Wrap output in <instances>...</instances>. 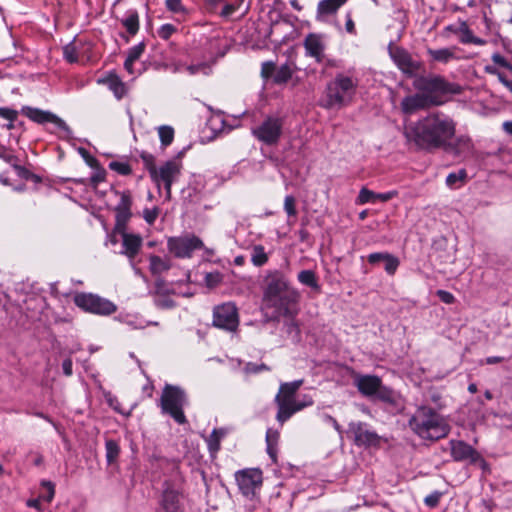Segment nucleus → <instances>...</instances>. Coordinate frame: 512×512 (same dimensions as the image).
Returning a JSON list of instances; mask_svg holds the SVG:
<instances>
[{
    "mask_svg": "<svg viewBox=\"0 0 512 512\" xmlns=\"http://www.w3.org/2000/svg\"><path fill=\"white\" fill-rule=\"evenodd\" d=\"M456 132L455 121L443 112H431L417 121L406 123L404 137L409 145L418 150L432 152L441 149L452 140Z\"/></svg>",
    "mask_w": 512,
    "mask_h": 512,
    "instance_id": "f257e3e1",
    "label": "nucleus"
},
{
    "mask_svg": "<svg viewBox=\"0 0 512 512\" xmlns=\"http://www.w3.org/2000/svg\"><path fill=\"white\" fill-rule=\"evenodd\" d=\"M299 299L300 293L290 286L281 272L275 271L267 277L263 306L266 309H273V318L294 316Z\"/></svg>",
    "mask_w": 512,
    "mask_h": 512,
    "instance_id": "f03ea898",
    "label": "nucleus"
},
{
    "mask_svg": "<svg viewBox=\"0 0 512 512\" xmlns=\"http://www.w3.org/2000/svg\"><path fill=\"white\" fill-rule=\"evenodd\" d=\"M408 425L419 438L430 441L445 438L451 429L444 416L426 405L416 409Z\"/></svg>",
    "mask_w": 512,
    "mask_h": 512,
    "instance_id": "7ed1b4c3",
    "label": "nucleus"
},
{
    "mask_svg": "<svg viewBox=\"0 0 512 512\" xmlns=\"http://www.w3.org/2000/svg\"><path fill=\"white\" fill-rule=\"evenodd\" d=\"M302 384L303 380L301 379L280 385L279 393L275 396V403L278 407L276 419L280 424L285 423L296 412L313 404L310 397L306 401H299L295 398V394Z\"/></svg>",
    "mask_w": 512,
    "mask_h": 512,
    "instance_id": "20e7f679",
    "label": "nucleus"
},
{
    "mask_svg": "<svg viewBox=\"0 0 512 512\" xmlns=\"http://www.w3.org/2000/svg\"><path fill=\"white\" fill-rule=\"evenodd\" d=\"M357 88V81L344 74H337L327 84L323 106L327 109H341L351 103Z\"/></svg>",
    "mask_w": 512,
    "mask_h": 512,
    "instance_id": "39448f33",
    "label": "nucleus"
},
{
    "mask_svg": "<svg viewBox=\"0 0 512 512\" xmlns=\"http://www.w3.org/2000/svg\"><path fill=\"white\" fill-rule=\"evenodd\" d=\"M187 395L179 386L166 384L160 398L163 413L170 415L178 424L187 422L183 408L187 404Z\"/></svg>",
    "mask_w": 512,
    "mask_h": 512,
    "instance_id": "423d86ee",
    "label": "nucleus"
},
{
    "mask_svg": "<svg viewBox=\"0 0 512 512\" xmlns=\"http://www.w3.org/2000/svg\"><path fill=\"white\" fill-rule=\"evenodd\" d=\"M413 86L424 95H437L440 99L441 95L460 92L457 85L448 82L445 77L437 74L418 76L414 80Z\"/></svg>",
    "mask_w": 512,
    "mask_h": 512,
    "instance_id": "0eeeda50",
    "label": "nucleus"
},
{
    "mask_svg": "<svg viewBox=\"0 0 512 512\" xmlns=\"http://www.w3.org/2000/svg\"><path fill=\"white\" fill-rule=\"evenodd\" d=\"M73 301L83 311L96 315L109 316L117 311L116 304L93 293H77Z\"/></svg>",
    "mask_w": 512,
    "mask_h": 512,
    "instance_id": "6e6552de",
    "label": "nucleus"
},
{
    "mask_svg": "<svg viewBox=\"0 0 512 512\" xmlns=\"http://www.w3.org/2000/svg\"><path fill=\"white\" fill-rule=\"evenodd\" d=\"M282 130V119L279 117L269 116L257 127L252 129V134L258 141L272 146L279 142L282 135Z\"/></svg>",
    "mask_w": 512,
    "mask_h": 512,
    "instance_id": "1a4fd4ad",
    "label": "nucleus"
},
{
    "mask_svg": "<svg viewBox=\"0 0 512 512\" xmlns=\"http://www.w3.org/2000/svg\"><path fill=\"white\" fill-rule=\"evenodd\" d=\"M213 325L219 329L235 332L239 326V314L232 302L222 303L213 309Z\"/></svg>",
    "mask_w": 512,
    "mask_h": 512,
    "instance_id": "9d476101",
    "label": "nucleus"
},
{
    "mask_svg": "<svg viewBox=\"0 0 512 512\" xmlns=\"http://www.w3.org/2000/svg\"><path fill=\"white\" fill-rule=\"evenodd\" d=\"M203 247V242L195 235L169 237L167 248L177 258H190L192 253Z\"/></svg>",
    "mask_w": 512,
    "mask_h": 512,
    "instance_id": "9b49d317",
    "label": "nucleus"
},
{
    "mask_svg": "<svg viewBox=\"0 0 512 512\" xmlns=\"http://www.w3.org/2000/svg\"><path fill=\"white\" fill-rule=\"evenodd\" d=\"M235 479L240 492L246 497H253L262 485L260 469L247 468L235 473Z\"/></svg>",
    "mask_w": 512,
    "mask_h": 512,
    "instance_id": "f8f14e48",
    "label": "nucleus"
},
{
    "mask_svg": "<svg viewBox=\"0 0 512 512\" xmlns=\"http://www.w3.org/2000/svg\"><path fill=\"white\" fill-rule=\"evenodd\" d=\"M441 104H443V101L437 95H424L422 92H419L404 97L400 103V107L404 114L411 115L418 110L439 106Z\"/></svg>",
    "mask_w": 512,
    "mask_h": 512,
    "instance_id": "ddd939ff",
    "label": "nucleus"
},
{
    "mask_svg": "<svg viewBox=\"0 0 512 512\" xmlns=\"http://www.w3.org/2000/svg\"><path fill=\"white\" fill-rule=\"evenodd\" d=\"M389 54L394 64L407 77H414L423 67L422 62L414 60L411 54L402 47L390 48Z\"/></svg>",
    "mask_w": 512,
    "mask_h": 512,
    "instance_id": "4468645a",
    "label": "nucleus"
},
{
    "mask_svg": "<svg viewBox=\"0 0 512 512\" xmlns=\"http://www.w3.org/2000/svg\"><path fill=\"white\" fill-rule=\"evenodd\" d=\"M22 114L29 118L31 121L38 124L53 123L57 128L62 130L66 136H70L72 131L66 122L49 111H44L30 106H24L21 110Z\"/></svg>",
    "mask_w": 512,
    "mask_h": 512,
    "instance_id": "2eb2a0df",
    "label": "nucleus"
},
{
    "mask_svg": "<svg viewBox=\"0 0 512 512\" xmlns=\"http://www.w3.org/2000/svg\"><path fill=\"white\" fill-rule=\"evenodd\" d=\"M180 174V165L176 161H167L157 169L152 170V180L160 186V182L164 183L166 190V198L171 196V186Z\"/></svg>",
    "mask_w": 512,
    "mask_h": 512,
    "instance_id": "dca6fc26",
    "label": "nucleus"
},
{
    "mask_svg": "<svg viewBox=\"0 0 512 512\" xmlns=\"http://www.w3.org/2000/svg\"><path fill=\"white\" fill-rule=\"evenodd\" d=\"M349 432L357 446H378L381 439L375 431L368 429L367 424L363 422H351Z\"/></svg>",
    "mask_w": 512,
    "mask_h": 512,
    "instance_id": "f3484780",
    "label": "nucleus"
},
{
    "mask_svg": "<svg viewBox=\"0 0 512 512\" xmlns=\"http://www.w3.org/2000/svg\"><path fill=\"white\" fill-rule=\"evenodd\" d=\"M441 149H444L448 154L457 158H466L472 154L473 143L470 137L461 135L454 139V141H447V144Z\"/></svg>",
    "mask_w": 512,
    "mask_h": 512,
    "instance_id": "a211bd4d",
    "label": "nucleus"
},
{
    "mask_svg": "<svg viewBox=\"0 0 512 512\" xmlns=\"http://www.w3.org/2000/svg\"><path fill=\"white\" fill-rule=\"evenodd\" d=\"M450 448L451 456L455 461L469 460L475 463L480 458L479 453L464 441L451 440Z\"/></svg>",
    "mask_w": 512,
    "mask_h": 512,
    "instance_id": "6ab92c4d",
    "label": "nucleus"
},
{
    "mask_svg": "<svg viewBox=\"0 0 512 512\" xmlns=\"http://www.w3.org/2000/svg\"><path fill=\"white\" fill-rule=\"evenodd\" d=\"M381 382V378L376 375L357 374L354 377V385L357 387L358 391L366 397H372L376 395L380 388Z\"/></svg>",
    "mask_w": 512,
    "mask_h": 512,
    "instance_id": "aec40b11",
    "label": "nucleus"
},
{
    "mask_svg": "<svg viewBox=\"0 0 512 512\" xmlns=\"http://www.w3.org/2000/svg\"><path fill=\"white\" fill-rule=\"evenodd\" d=\"M306 55L314 58L318 63L324 58L325 43L319 34L309 33L303 42Z\"/></svg>",
    "mask_w": 512,
    "mask_h": 512,
    "instance_id": "412c9836",
    "label": "nucleus"
},
{
    "mask_svg": "<svg viewBox=\"0 0 512 512\" xmlns=\"http://www.w3.org/2000/svg\"><path fill=\"white\" fill-rule=\"evenodd\" d=\"M122 238V254H124L132 262L138 255L143 239L140 235L128 233L126 230L119 232Z\"/></svg>",
    "mask_w": 512,
    "mask_h": 512,
    "instance_id": "4be33fe9",
    "label": "nucleus"
},
{
    "mask_svg": "<svg viewBox=\"0 0 512 512\" xmlns=\"http://www.w3.org/2000/svg\"><path fill=\"white\" fill-rule=\"evenodd\" d=\"M160 505L165 512H180L179 492L167 484L163 490Z\"/></svg>",
    "mask_w": 512,
    "mask_h": 512,
    "instance_id": "5701e85b",
    "label": "nucleus"
},
{
    "mask_svg": "<svg viewBox=\"0 0 512 512\" xmlns=\"http://www.w3.org/2000/svg\"><path fill=\"white\" fill-rule=\"evenodd\" d=\"M397 196V191H389L386 193H375L367 188H362L357 197L359 204H366L369 202H376L377 200L387 202Z\"/></svg>",
    "mask_w": 512,
    "mask_h": 512,
    "instance_id": "b1692460",
    "label": "nucleus"
},
{
    "mask_svg": "<svg viewBox=\"0 0 512 512\" xmlns=\"http://www.w3.org/2000/svg\"><path fill=\"white\" fill-rule=\"evenodd\" d=\"M171 266V261L168 258H161L157 255L149 256V270L154 276H159L167 272Z\"/></svg>",
    "mask_w": 512,
    "mask_h": 512,
    "instance_id": "393cba45",
    "label": "nucleus"
},
{
    "mask_svg": "<svg viewBox=\"0 0 512 512\" xmlns=\"http://www.w3.org/2000/svg\"><path fill=\"white\" fill-rule=\"evenodd\" d=\"M348 0H321L317 5V18L335 14Z\"/></svg>",
    "mask_w": 512,
    "mask_h": 512,
    "instance_id": "a878e982",
    "label": "nucleus"
},
{
    "mask_svg": "<svg viewBox=\"0 0 512 512\" xmlns=\"http://www.w3.org/2000/svg\"><path fill=\"white\" fill-rule=\"evenodd\" d=\"M455 48H441L432 49L428 48L427 53L433 61L446 64L453 59H458L454 53Z\"/></svg>",
    "mask_w": 512,
    "mask_h": 512,
    "instance_id": "bb28decb",
    "label": "nucleus"
},
{
    "mask_svg": "<svg viewBox=\"0 0 512 512\" xmlns=\"http://www.w3.org/2000/svg\"><path fill=\"white\" fill-rule=\"evenodd\" d=\"M225 435L226 431L224 429H214L206 439L208 450L212 456L216 455L220 450V443Z\"/></svg>",
    "mask_w": 512,
    "mask_h": 512,
    "instance_id": "cd10ccee",
    "label": "nucleus"
},
{
    "mask_svg": "<svg viewBox=\"0 0 512 512\" xmlns=\"http://www.w3.org/2000/svg\"><path fill=\"white\" fill-rule=\"evenodd\" d=\"M459 33L461 34L460 42L463 44L484 45L486 41L482 38L473 35L466 22H461L459 25Z\"/></svg>",
    "mask_w": 512,
    "mask_h": 512,
    "instance_id": "c85d7f7f",
    "label": "nucleus"
},
{
    "mask_svg": "<svg viewBox=\"0 0 512 512\" xmlns=\"http://www.w3.org/2000/svg\"><path fill=\"white\" fill-rule=\"evenodd\" d=\"M121 23L130 35H135L139 30L138 12L136 10H129Z\"/></svg>",
    "mask_w": 512,
    "mask_h": 512,
    "instance_id": "c756f323",
    "label": "nucleus"
},
{
    "mask_svg": "<svg viewBox=\"0 0 512 512\" xmlns=\"http://www.w3.org/2000/svg\"><path fill=\"white\" fill-rule=\"evenodd\" d=\"M298 281L307 287H310L313 290L319 291L320 285L318 283V279L316 273L312 270H302L297 275Z\"/></svg>",
    "mask_w": 512,
    "mask_h": 512,
    "instance_id": "7c9ffc66",
    "label": "nucleus"
},
{
    "mask_svg": "<svg viewBox=\"0 0 512 512\" xmlns=\"http://www.w3.org/2000/svg\"><path fill=\"white\" fill-rule=\"evenodd\" d=\"M294 70L295 68L291 64L281 65L274 74V83L279 85L287 83L291 79Z\"/></svg>",
    "mask_w": 512,
    "mask_h": 512,
    "instance_id": "2f4dec72",
    "label": "nucleus"
},
{
    "mask_svg": "<svg viewBox=\"0 0 512 512\" xmlns=\"http://www.w3.org/2000/svg\"><path fill=\"white\" fill-rule=\"evenodd\" d=\"M81 43L77 40H73L63 48L64 58L69 63H75L79 61Z\"/></svg>",
    "mask_w": 512,
    "mask_h": 512,
    "instance_id": "473e14b6",
    "label": "nucleus"
},
{
    "mask_svg": "<svg viewBox=\"0 0 512 512\" xmlns=\"http://www.w3.org/2000/svg\"><path fill=\"white\" fill-rule=\"evenodd\" d=\"M251 261L257 267L263 266L268 261V255L262 245L253 247Z\"/></svg>",
    "mask_w": 512,
    "mask_h": 512,
    "instance_id": "72a5a7b5",
    "label": "nucleus"
},
{
    "mask_svg": "<svg viewBox=\"0 0 512 512\" xmlns=\"http://www.w3.org/2000/svg\"><path fill=\"white\" fill-rule=\"evenodd\" d=\"M106 459L109 464L115 462L120 454V447L114 440H107L105 442Z\"/></svg>",
    "mask_w": 512,
    "mask_h": 512,
    "instance_id": "f704fd0d",
    "label": "nucleus"
},
{
    "mask_svg": "<svg viewBox=\"0 0 512 512\" xmlns=\"http://www.w3.org/2000/svg\"><path fill=\"white\" fill-rule=\"evenodd\" d=\"M158 135L162 146H169L174 139V129L168 125H162L158 128Z\"/></svg>",
    "mask_w": 512,
    "mask_h": 512,
    "instance_id": "c9c22d12",
    "label": "nucleus"
},
{
    "mask_svg": "<svg viewBox=\"0 0 512 512\" xmlns=\"http://www.w3.org/2000/svg\"><path fill=\"white\" fill-rule=\"evenodd\" d=\"M116 212V229L118 232L125 231L126 225L130 220L132 213L128 210H115Z\"/></svg>",
    "mask_w": 512,
    "mask_h": 512,
    "instance_id": "e433bc0d",
    "label": "nucleus"
},
{
    "mask_svg": "<svg viewBox=\"0 0 512 512\" xmlns=\"http://www.w3.org/2000/svg\"><path fill=\"white\" fill-rule=\"evenodd\" d=\"M185 69L192 76L197 74L209 75L212 71L211 65L206 62L187 65Z\"/></svg>",
    "mask_w": 512,
    "mask_h": 512,
    "instance_id": "4c0bfd02",
    "label": "nucleus"
},
{
    "mask_svg": "<svg viewBox=\"0 0 512 512\" xmlns=\"http://www.w3.org/2000/svg\"><path fill=\"white\" fill-rule=\"evenodd\" d=\"M120 196V201L117 204L115 210H128L131 211L132 198L130 191L117 192Z\"/></svg>",
    "mask_w": 512,
    "mask_h": 512,
    "instance_id": "58836bf2",
    "label": "nucleus"
},
{
    "mask_svg": "<svg viewBox=\"0 0 512 512\" xmlns=\"http://www.w3.org/2000/svg\"><path fill=\"white\" fill-rule=\"evenodd\" d=\"M386 259L384 260V268H385V271L389 274V275H394L396 270L398 269L399 267V259L397 257H395L394 255L392 254H389L387 253Z\"/></svg>",
    "mask_w": 512,
    "mask_h": 512,
    "instance_id": "ea45409f",
    "label": "nucleus"
},
{
    "mask_svg": "<svg viewBox=\"0 0 512 512\" xmlns=\"http://www.w3.org/2000/svg\"><path fill=\"white\" fill-rule=\"evenodd\" d=\"M374 397H377L379 400L386 403H392L394 401L392 390L383 386L382 383L380 384V388L377 391L376 395H374Z\"/></svg>",
    "mask_w": 512,
    "mask_h": 512,
    "instance_id": "a19ab883",
    "label": "nucleus"
},
{
    "mask_svg": "<svg viewBox=\"0 0 512 512\" xmlns=\"http://www.w3.org/2000/svg\"><path fill=\"white\" fill-rule=\"evenodd\" d=\"M467 177V173L464 169L458 171L457 173H450L446 178V184L449 187H453L458 182H463Z\"/></svg>",
    "mask_w": 512,
    "mask_h": 512,
    "instance_id": "79ce46f5",
    "label": "nucleus"
},
{
    "mask_svg": "<svg viewBox=\"0 0 512 512\" xmlns=\"http://www.w3.org/2000/svg\"><path fill=\"white\" fill-rule=\"evenodd\" d=\"M109 168L121 175H129L131 173V167L128 163L112 161L109 164Z\"/></svg>",
    "mask_w": 512,
    "mask_h": 512,
    "instance_id": "37998d69",
    "label": "nucleus"
},
{
    "mask_svg": "<svg viewBox=\"0 0 512 512\" xmlns=\"http://www.w3.org/2000/svg\"><path fill=\"white\" fill-rule=\"evenodd\" d=\"M144 49H145L144 43H139V44L133 46L128 51L127 59L135 62L143 54Z\"/></svg>",
    "mask_w": 512,
    "mask_h": 512,
    "instance_id": "c03bdc74",
    "label": "nucleus"
},
{
    "mask_svg": "<svg viewBox=\"0 0 512 512\" xmlns=\"http://www.w3.org/2000/svg\"><path fill=\"white\" fill-rule=\"evenodd\" d=\"M42 486L47 490L46 495L40 496V499L45 500L46 502L50 503L55 495V486L50 481H42Z\"/></svg>",
    "mask_w": 512,
    "mask_h": 512,
    "instance_id": "a18cd8bd",
    "label": "nucleus"
},
{
    "mask_svg": "<svg viewBox=\"0 0 512 512\" xmlns=\"http://www.w3.org/2000/svg\"><path fill=\"white\" fill-rule=\"evenodd\" d=\"M276 72L275 63L272 61H266L261 66V76L264 79L270 78Z\"/></svg>",
    "mask_w": 512,
    "mask_h": 512,
    "instance_id": "49530a36",
    "label": "nucleus"
},
{
    "mask_svg": "<svg viewBox=\"0 0 512 512\" xmlns=\"http://www.w3.org/2000/svg\"><path fill=\"white\" fill-rule=\"evenodd\" d=\"M284 210L288 216H296L297 210L295 205V198L292 195H287L285 197Z\"/></svg>",
    "mask_w": 512,
    "mask_h": 512,
    "instance_id": "de8ad7c7",
    "label": "nucleus"
},
{
    "mask_svg": "<svg viewBox=\"0 0 512 512\" xmlns=\"http://www.w3.org/2000/svg\"><path fill=\"white\" fill-rule=\"evenodd\" d=\"M176 32V27L172 24H164L158 30V36L164 40H168L172 34Z\"/></svg>",
    "mask_w": 512,
    "mask_h": 512,
    "instance_id": "09e8293b",
    "label": "nucleus"
},
{
    "mask_svg": "<svg viewBox=\"0 0 512 512\" xmlns=\"http://www.w3.org/2000/svg\"><path fill=\"white\" fill-rule=\"evenodd\" d=\"M165 3L167 9L173 13H184L186 11L181 0H166Z\"/></svg>",
    "mask_w": 512,
    "mask_h": 512,
    "instance_id": "8fccbe9b",
    "label": "nucleus"
},
{
    "mask_svg": "<svg viewBox=\"0 0 512 512\" xmlns=\"http://www.w3.org/2000/svg\"><path fill=\"white\" fill-rule=\"evenodd\" d=\"M205 281L208 287L213 288L216 287L222 281V277L218 272L208 273L205 276Z\"/></svg>",
    "mask_w": 512,
    "mask_h": 512,
    "instance_id": "3c124183",
    "label": "nucleus"
},
{
    "mask_svg": "<svg viewBox=\"0 0 512 512\" xmlns=\"http://www.w3.org/2000/svg\"><path fill=\"white\" fill-rule=\"evenodd\" d=\"M158 214H159L158 208L145 209L143 211V217H144L145 221L150 225L155 222V220L158 217Z\"/></svg>",
    "mask_w": 512,
    "mask_h": 512,
    "instance_id": "603ef678",
    "label": "nucleus"
},
{
    "mask_svg": "<svg viewBox=\"0 0 512 512\" xmlns=\"http://www.w3.org/2000/svg\"><path fill=\"white\" fill-rule=\"evenodd\" d=\"M270 368L265 364H255V363H247L245 366V371L247 373H259L261 371H269Z\"/></svg>",
    "mask_w": 512,
    "mask_h": 512,
    "instance_id": "864d4df0",
    "label": "nucleus"
},
{
    "mask_svg": "<svg viewBox=\"0 0 512 512\" xmlns=\"http://www.w3.org/2000/svg\"><path fill=\"white\" fill-rule=\"evenodd\" d=\"M18 116V112L16 110L6 108V107H0V117L9 120L10 122H13L16 120Z\"/></svg>",
    "mask_w": 512,
    "mask_h": 512,
    "instance_id": "5fc2aeb1",
    "label": "nucleus"
},
{
    "mask_svg": "<svg viewBox=\"0 0 512 512\" xmlns=\"http://www.w3.org/2000/svg\"><path fill=\"white\" fill-rule=\"evenodd\" d=\"M1 157H2V158H3L7 163L11 164V165H12V167H13V168L18 172V174H22V172H24V171H25V169H24L22 166H20V165L16 164V160H17V159H16V157H15L14 155H12V154H3V155H1Z\"/></svg>",
    "mask_w": 512,
    "mask_h": 512,
    "instance_id": "6e6d98bb",
    "label": "nucleus"
},
{
    "mask_svg": "<svg viewBox=\"0 0 512 512\" xmlns=\"http://www.w3.org/2000/svg\"><path fill=\"white\" fill-rule=\"evenodd\" d=\"M387 252H376L368 255V262L372 265L384 262Z\"/></svg>",
    "mask_w": 512,
    "mask_h": 512,
    "instance_id": "4d7b16f0",
    "label": "nucleus"
},
{
    "mask_svg": "<svg viewBox=\"0 0 512 512\" xmlns=\"http://www.w3.org/2000/svg\"><path fill=\"white\" fill-rule=\"evenodd\" d=\"M436 294L439 299L446 304H452L455 301L454 295L448 291L438 290Z\"/></svg>",
    "mask_w": 512,
    "mask_h": 512,
    "instance_id": "13d9d810",
    "label": "nucleus"
},
{
    "mask_svg": "<svg viewBox=\"0 0 512 512\" xmlns=\"http://www.w3.org/2000/svg\"><path fill=\"white\" fill-rule=\"evenodd\" d=\"M441 494L439 492H434L425 497L424 502L429 507H436L439 503Z\"/></svg>",
    "mask_w": 512,
    "mask_h": 512,
    "instance_id": "bf43d9fd",
    "label": "nucleus"
},
{
    "mask_svg": "<svg viewBox=\"0 0 512 512\" xmlns=\"http://www.w3.org/2000/svg\"><path fill=\"white\" fill-rule=\"evenodd\" d=\"M79 152L90 167H96L98 165L97 159L91 156L86 149L80 148Z\"/></svg>",
    "mask_w": 512,
    "mask_h": 512,
    "instance_id": "052dcab7",
    "label": "nucleus"
},
{
    "mask_svg": "<svg viewBox=\"0 0 512 512\" xmlns=\"http://www.w3.org/2000/svg\"><path fill=\"white\" fill-rule=\"evenodd\" d=\"M142 159L150 173V176L152 177V170L157 169V167L154 164V157L151 154H143Z\"/></svg>",
    "mask_w": 512,
    "mask_h": 512,
    "instance_id": "680f3d73",
    "label": "nucleus"
},
{
    "mask_svg": "<svg viewBox=\"0 0 512 512\" xmlns=\"http://www.w3.org/2000/svg\"><path fill=\"white\" fill-rule=\"evenodd\" d=\"M492 61L501 67H504V68L509 67L508 61L499 53H494L492 55Z\"/></svg>",
    "mask_w": 512,
    "mask_h": 512,
    "instance_id": "e2e57ef3",
    "label": "nucleus"
},
{
    "mask_svg": "<svg viewBox=\"0 0 512 512\" xmlns=\"http://www.w3.org/2000/svg\"><path fill=\"white\" fill-rule=\"evenodd\" d=\"M291 319L286 323L287 332L292 333L295 332L296 335L300 333V329L296 321L293 319V316H289Z\"/></svg>",
    "mask_w": 512,
    "mask_h": 512,
    "instance_id": "0e129e2a",
    "label": "nucleus"
},
{
    "mask_svg": "<svg viewBox=\"0 0 512 512\" xmlns=\"http://www.w3.org/2000/svg\"><path fill=\"white\" fill-rule=\"evenodd\" d=\"M279 439V433L272 429H269L266 433V442H270L271 444L277 445Z\"/></svg>",
    "mask_w": 512,
    "mask_h": 512,
    "instance_id": "69168bd1",
    "label": "nucleus"
},
{
    "mask_svg": "<svg viewBox=\"0 0 512 512\" xmlns=\"http://www.w3.org/2000/svg\"><path fill=\"white\" fill-rule=\"evenodd\" d=\"M72 366H73V364H72V360L70 358H67L63 361L62 369H63V373L66 376L72 375V373H73Z\"/></svg>",
    "mask_w": 512,
    "mask_h": 512,
    "instance_id": "338daca9",
    "label": "nucleus"
},
{
    "mask_svg": "<svg viewBox=\"0 0 512 512\" xmlns=\"http://www.w3.org/2000/svg\"><path fill=\"white\" fill-rule=\"evenodd\" d=\"M237 10V6L234 5V4H226L222 11H221V16L223 17H229L231 16L235 11Z\"/></svg>",
    "mask_w": 512,
    "mask_h": 512,
    "instance_id": "774afa93",
    "label": "nucleus"
}]
</instances>
